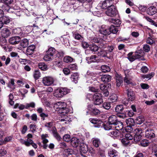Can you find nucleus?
Returning a JSON list of instances; mask_svg holds the SVG:
<instances>
[{
  "label": "nucleus",
  "instance_id": "obj_1",
  "mask_svg": "<svg viewBox=\"0 0 157 157\" xmlns=\"http://www.w3.org/2000/svg\"><path fill=\"white\" fill-rule=\"evenodd\" d=\"M66 106L67 105L65 102L59 101L55 104L54 107L59 113L65 115L69 111V109L66 107Z\"/></svg>",
  "mask_w": 157,
  "mask_h": 157
},
{
  "label": "nucleus",
  "instance_id": "obj_2",
  "mask_svg": "<svg viewBox=\"0 0 157 157\" xmlns=\"http://www.w3.org/2000/svg\"><path fill=\"white\" fill-rule=\"evenodd\" d=\"M88 111L86 112L87 114H90L94 116L100 113V111L94 107L93 104L89 105L87 106Z\"/></svg>",
  "mask_w": 157,
  "mask_h": 157
},
{
  "label": "nucleus",
  "instance_id": "obj_3",
  "mask_svg": "<svg viewBox=\"0 0 157 157\" xmlns=\"http://www.w3.org/2000/svg\"><path fill=\"white\" fill-rule=\"evenodd\" d=\"M99 32L101 34L105 35L103 40H105L106 39V35H108L110 34V31L108 27L105 25H103L99 30Z\"/></svg>",
  "mask_w": 157,
  "mask_h": 157
},
{
  "label": "nucleus",
  "instance_id": "obj_4",
  "mask_svg": "<svg viewBox=\"0 0 157 157\" xmlns=\"http://www.w3.org/2000/svg\"><path fill=\"white\" fill-rule=\"evenodd\" d=\"M117 12L115 6L114 5H111L106 11V14L108 16L113 17L116 15Z\"/></svg>",
  "mask_w": 157,
  "mask_h": 157
},
{
  "label": "nucleus",
  "instance_id": "obj_5",
  "mask_svg": "<svg viewBox=\"0 0 157 157\" xmlns=\"http://www.w3.org/2000/svg\"><path fill=\"white\" fill-rule=\"evenodd\" d=\"M93 101L95 105H99L103 102L101 95L99 93H96L93 96Z\"/></svg>",
  "mask_w": 157,
  "mask_h": 157
},
{
  "label": "nucleus",
  "instance_id": "obj_6",
  "mask_svg": "<svg viewBox=\"0 0 157 157\" xmlns=\"http://www.w3.org/2000/svg\"><path fill=\"white\" fill-rule=\"evenodd\" d=\"M144 133L142 134V136L147 138L151 139L155 137V135L153 130L147 129L145 131H144Z\"/></svg>",
  "mask_w": 157,
  "mask_h": 157
},
{
  "label": "nucleus",
  "instance_id": "obj_7",
  "mask_svg": "<svg viewBox=\"0 0 157 157\" xmlns=\"http://www.w3.org/2000/svg\"><path fill=\"white\" fill-rule=\"evenodd\" d=\"M108 135L114 139H120L123 137V135H121L120 132L115 130H111L108 133Z\"/></svg>",
  "mask_w": 157,
  "mask_h": 157
},
{
  "label": "nucleus",
  "instance_id": "obj_8",
  "mask_svg": "<svg viewBox=\"0 0 157 157\" xmlns=\"http://www.w3.org/2000/svg\"><path fill=\"white\" fill-rule=\"evenodd\" d=\"M42 82L45 86H50L53 83L54 80L53 78L51 77H45L42 79Z\"/></svg>",
  "mask_w": 157,
  "mask_h": 157
},
{
  "label": "nucleus",
  "instance_id": "obj_9",
  "mask_svg": "<svg viewBox=\"0 0 157 157\" xmlns=\"http://www.w3.org/2000/svg\"><path fill=\"white\" fill-rule=\"evenodd\" d=\"M135 55L137 59L143 60H145L144 58L145 53L143 51L139 50L135 52Z\"/></svg>",
  "mask_w": 157,
  "mask_h": 157
},
{
  "label": "nucleus",
  "instance_id": "obj_10",
  "mask_svg": "<svg viewBox=\"0 0 157 157\" xmlns=\"http://www.w3.org/2000/svg\"><path fill=\"white\" fill-rule=\"evenodd\" d=\"M82 141L81 139L79 140L77 138L73 137L71 139V143L73 147H77L82 143Z\"/></svg>",
  "mask_w": 157,
  "mask_h": 157
},
{
  "label": "nucleus",
  "instance_id": "obj_11",
  "mask_svg": "<svg viewBox=\"0 0 157 157\" xmlns=\"http://www.w3.org/2000/svg\"><path fill=\"white\" fill-rule=\"evenodd\" d=\"M127 92L129 100L131 101H133L135 98V94L134 92L131 89H127Z\"/></svg>",
  "mask_w": 157,
  "mask_h": 157
},
{
  "label": "nucleus",
  "instance_id": "obj_12",
  "mask_svg": "<svg viewBox=\"0 0 157 157\" xmlns=\"http://www.w3.org/2000/svg\"><path fill=\"white\" fill-rule=\"evenodd\" d=\"M48 137V135L47 134H42L41 136V138L42 140V142L43 144V147L44 149H47L48 147V145L47 144L48 142V140L46 139Z\"/></svg>",
  "mask_w": 157,
  "mask_h": 157
},
{
  "label": "nucleus",
  "instance_id": "obj_13",
  "mask_svg": "<svg viewBox=\"0 0 157 157\" xmlns=\"http://www.w3.org/2000/svg\"><path fill=\"white\" fill-rule=\"evenodd\" d=\"M129 69H125L124 71V73L125 75V77L124 78V83L127 84H134L130 79L128 78V72Z\"/></svg>",
  "mask_w": 157,
  "mask_h": 157
},
{
  "label": "nucleus",
  "instance_id": "obj_14",
  "mask_svg": "<svg viewBox=\"0 0 157 157\" xmlns=\"http://www.w3.org/2000/svg\"><path fill=\"white\" fill-rule=\"evenodd\" d=\"M108 120L109 122L111 125H112L113 126L119 121L117 120V117L115 115H113L109 117Z\"/></svg>",
  "mask_w": 157,
  "mask_h": 157
},
{
  "label": "nucleus",
  "instance_id": "obj_15",
  "mask_svg": "<svg viewBox=\"0 0 157 157\" xmlns=\"http://www.w3.org/2000/svg\"><path fill=\"white\" fill-rule=\"evenodd\" d=\"M73 36L76 40H79L80 41L82 42L84 40V38L77 31H73L72 32Z\"/></svg>",
  "mask_w": 157,
  "mask_h": 157
},
{
  "label": "nucleus",
  "instance_id": "obj_16",
  "mask_svg": "<svg viewBox=\"0 0 157 157\" xmlns=\"http://www.w3.org/2000/svg\"><path fill=\"white\" fill-rule=\"evenodd\" d=\"M20 41V38L19 36H16L11 37L9 39V41L12 44H18Z\"/></svg>",
  "mask_w": 157,
  "mask_h": 157
},
{
  "label": "nucleus",
  "instance_id": "obj_17",
  "mask_svg": "<svg viewBox=\"0 0 157 157\" xmlns=\"http://www.w3.org/2000/svg\"><path fill=\"white\" fill-rule=\"evenodd\" d=\"M157 10L154 6L149 7L147 10V13L150 15H153L157 13Z\"/></svg>",
  "mask_w": 157,
  "mask_h": 157
},
{
  "label": "nucleus",
  "instance_id": "obj_18",
  "mask_svg": "<svg viewBox=\"0 0 157 157\" xmlns=\"http://www.w3.org/2000/svg\"><path fill=\"white\" fill-rule=\"evenodd\" d=\"M116 79V85L117 86H120L123 82V78L120 75L116 74L115 75Z\"/></svg>",
  "mask_w": 157,
  "mask_h": 157
},
{
  "label": "nucleus",
  "instance_id": "obj_19",
  "mask_svg": "<svg viewBox=\"0 0 157 157\" xmlns=\"http://www.w3.org/2000/svg\"><path fill=\"white\" fill-rule=\"evenodd\" d=\"M35 48V46L34 45H31L29 46L26 50V54L27 55H30L32 54Z\"/></svg>",
  "mask_w": 157,
  "mask_h": 157
},
{
  "label": "nucleus",
  "instance_id": "obj_20",
  "mask_svg": "<svg viewBox=\"0 0 157 157\" xmlns=\"http://www.w3.org/2000/svg\"><path fill=\"white\" fill-rule=\"evenodd\" d=\"M10 33L9 29L6 28H3L1 32L2 36L4 37L9 36Z\"/></svg>",
  "mask_w": 157,
  "mask_h": 157
},
{
  "label": "nucleus",
  "instance_id": "obj_21",
  "mask_svg": "<svg viewBox=\"0 0 157 157\" xmlns=\"http://www.w3.org/2000/svg\"><path fill=\"white\" fill-rule=\"evenodd\" d=\"M126 122L127 124V127H128L129 128H131V131H132L133 130V128H132H132L131 127L132 126L134 125V120L132 118H129L126 120Z\"/></svg>",
  "mask_w": 157,
  "mask_h": 157
},
{
  "label": "nucleus",
  "instance_id": "obj_22",
  "mask_svg": "<svg viewBox=\"0 0 157 157\" xmlns=\"http://www.w3.org/2000/svg\"><path fill=\"white\" fill-rule=\"evenodd\" d=\"M86 60L88 63H90L92 62H98V58L95 55L86 58Z\"/></svg>",
  "mask_w": 157,
  "mask_h": 157
},
{
  "label": "nucleus",
  "instance_id": "obj_23",
  "mask_svg": "<svg viewBox=\"0 0 157 157\" xmlns=\"http://www.w3.org/2000/svg\"><path fill=\"white\" fill-rule=\"evenodd\" d=\"M81 153V156L84 157H87V156L82 153L83 152V153H86L88 151L87 146L86 144H82L80 147Z\"/></svg>",
  "mask_w": 157,
  "mask_h": 157
},
{
  "label": "nucleus",
  "instance_id": "obj_24",
  "mask_svg": "<svg viewBox=\"0 0 157 157\" xmlns=\"http://www.w3.org/2000/svg\"><path fill=\"white\" fill-rule=\"evenodd\" d=\"M13 32L14 34L19 35L21 37L24 36V34H23V32H22V30L20 28H17L13 29Z\"/></svg>",
  "mask_w": 157,
  "mask_h": 157
},
{
  "label": "nucleus",
  "instance_id": "obj_25",
  "mask_svg": "<svg viewBox=\"0 0 157 157\" xmlns=\"http://www.w3.org/2000/svg\"><path fill=\"white\" fill-rule=\"evenodd\" d=\"M60 120L61 122H63V124H69L71 121L70 118L66 116H65L63 117H62L61 119H60Z\"/></svg>",
  "mask_w": 157,
  "mask_h": 157
},
{
  "label": "nucleus",
  "instance_id": "obj_26",
  "mask_svg": "<svg viewBox=\"0 0 157 157\" xmlns=\"http://www.w3.org/2000/svg\"><path fill=\"white\" fill-rule=\"evenodd\" d=\"M118 152L114 149H110L108 151V155L110 157H114L118 156Z\"/></svg>",
  "mask_w": 157,
  "mask_h": 157
},
{
  "label": "nucleus",
  "instance_id": "obj_27",
  "mask_svg": "<svg viewBox=\"0 0 157 157\" xmlns=\"http://www.w3.org/2000/svg\"><path fill=\"white\" fill-rule=\"evenodd\" d=\"M101 81L104 82H108L111 81V77L109 75H103L101 77Z\"/></svg>",
  "mask_w": 157,
  "mask_h": 157
},
{
  "label": "nucleus",
  "instance_id": "obj_28",
  "mask_svg": "<svg viewBox=\"0 0 157 157\" xmlns=\"http://www.w3.org/2000/svg\"><path fill=\"white\" fill-rule=\"evenodd\" d=\"M110 4V3L108 2H107V1L105 0L103 2L101 3H100L99 5L100 6H101V8L103 9H105L107 8H109V6Z\"/></svg>",
  "mask_w": 157,
  "mask_h": 157
},
{
  "label": "nucleus",
  "instance_id": "obj_29",
  "mask_svg": "<svg viewBox=\"0 0 157 157\" xmlns=\"http://www.w3.org/2000/svg\"><path fill=\"white\" fill-rule=\"evenodd\" d=\"M41 73L38 70H36L34 71L33 72V76L35 80L38 79L41 76Z\"/></svg>",
  "mask_w": 157,
  "mask_h": 157
},
{
  "label": "nucleus",
  "instance_id": "obj_30",
  "mask_svg": "<svg viewBox=\"0 0 157 157\" xmlns=\"http://www.w3.org/2000/svg\"><path fill=\"white\" fill-rule=\"evenodd\" d=\"M123 128V124L122 122L121 121H118V122L115 124L113 128H116V130L118 131L120 130H121Z\"/></svg>",
  "mask_w": 157,
  "mask_h": 157
},
{
  "label": "nucleus",
  "instance_id": "obj_31",
  "mask_svg": "<svg viewBox=\"0 0 157 157\" xmlns=\"http://www.w3.org/2000/svg\"><path fill=\"white\" fill-rule=\"evenodd\" d=\"M52 130L54 137L56 138L58 140H60L62 138L56 131V128H53V129Z\"/></svg>",
  "mask_w": 157,
  "mask_h": 157
},
{
  "label": "nucleus",
  "instance_id": "obj_32",
  "mask_svg": "<svg viewBox=\"0 0 157 157\" xmlns=\"http://www.w3.org/2000/svg\"><path fill=\"white\" fill-rule=\"evenodd\" d=\"M20 45L23 48L27 47L29 44L28 40L26 39H24L20 42Z\"/></svg>",
  "mask_w": 157,
  "mask_h": 157
},
{
  "label": "nucleus",
  "instance_id": "obj_33",
  "mask_svg": "<svg viewBox=\"0 0 157 157\" xmlns=\"http://www.w3.org/2000/svg\"><path fill=\"white\" fill-rule=\"evenodd\" d=\"M118 28L117 27L111 25L109 29L110 31V34L111 33L113 34L116 33L119 30Z\"/></svg>",
  "mask_w": 157,
  "mask_h": 157
},
{
  "label": "nucleus",
  "instance_id": "obj_34",
  "mask_svg": "<svg viewBox=\"0 0 157 157\" xmlns=\"http://www.w3.org/2000/svg\"><path fill=\"white\" fill-rule=\"evenodd\" d=\"M98 56L101 57H104L106 56L107 52L104 50L99 48L98 51Z\"/></svg>",
  "mask_w": 157,
  "mask_h": 157
},
{
  "label": "nucleus",
  "instance_id": "obj_35",
  "mask_svg": "<svg viewBox=\"0 0 157 157\" xmlns=\"http://www.w3.org/2000/svg\"><path fill=\"white\" fill-rule=\"evenodd\" d=\"M54 95L57 98H61L63 96L60 88L57 89L56 90L54 93Z\"/></svg>",
  "mask_w": 157,
  "mask_h": 157
},
{
  "label": "nucleus",
  "instance_id": "obj_36",
  "mask_svg": "<svg viewBox=\"0 0 157 157\" xmlns=\"http://www.w3.org/2000/svg\"><path fill=\"white\" fill-rule=\"evenodd\" d=\"M90 121L94 124H101L102 123L101 121H100L97 119L91 118L89 119Z\"/></svg>",
  "mask_w": 157,
  "mask_h": 157
},
{
  "label": "nucleus",
  "instance_id": "obj_37",
  "mask_svg": "<svg viewBox=\"0 0 157 157\" xmlns=\"http://www.w3.org/2000/svg\"><path fill=\"white\" fill-rule=\"evenodd\" d=\"M20 142L23 144H25L27 146H29V144L32 143V140L28 139L27 140L25 141L22 139H20Z\"/></svg>",
  "mask_w": 157,
  "mask_h": 157
},
{
  "label": "nucleus",
  "instance_id": "obj_38",
  "mask_svg": "<svg viewBox=\"0 0 157 157\" xmlns=\"http://www.w3.org/2000/svg\"><path fill=\"white\" fill-rule=\"evenodd\" d=\"M92 141L93 145L96 147H98L100 144V140L98 138H93Z\"/></svg>",
  "mask_w": 157,
  "mask_h": 157
},
{
  "label": "nucleus",
  "instance_id": "obj_39",
  "mask_svg": "<svg viewBox=\"0 0 157 157\" xmlns=\"http://www.w3.org/2000/svg\"><path fill=\"white\" fill-rule=\"evenodd\" d=\"M142 129V128H136L134 129L133 132L135 135H141V134H143L144 133L143 130Z\"/></svg>",
  "mask_w": 157,
  "mask_h": 157
},
{
  "label": "nucleus",
  "instance_id": "obj_40",
  "mask_svg": "<svg viewBox=\"0 0 157 157\" xmlns=\"http://www.w3.org/2000/svg\"><path fill=\"white\" fill-rule=\"evenodd\" d=\"M4 24H7L9 23L10 21V19L9 18L6 16H3L1 18Z\"/></svg>",
  "mask_w": 157,
  "mask_h": 157
},
{
  "label": "nucleus",
  "instance_id": "obj_41",
  "mask_svg": "<svg viewBox=\"0 0 157 157\" xmlns=\"http://www.w3.org/2000/svg\"><path fill=\"white\" fill-rule=\"evenodd\" d=\"M132 53L130 52L128 55V59L131 62H132L134 61L135 59H137L135 55H132Z\"/></svg>",
  "mask_w": 157,
  "mask_h": 157
},
{
  "label": "nucleus",
  "instance_id": "obj_42",
  "mask_svg": "<svg viewBox=\"0 0 157 157\" xmlns=\"http://www.w3.org/2000/svg\"><path fill=\"white\" fill-rule=\"evenodd\" d=\"M117 95L115 94H113L110 96L109 100L112 102H113L117 101Z\"/></svg>",
  "mask_w": 157,
  "mask_h": 157
},
{
  "label": "nucleus",
  "instance_id": "obj_43",
  "mask_svg": "<svg viewBox=\"0 0 157 157\" xmlns=\"http://www.w3.org/2000/svg\"><path fill=\"white\" fill-rule=\"evenodd\" d=\"M43 59L44 60L46 61H50L53 59V56L50 54L46 53Z\"/></svg>",
  "mask_w": 157,
  "mask_h": 157
},
{
  "label": "nucleus",
  "instance_id": "obj_44",
  "mask_svg": "<svg viewBox=\"0 0 157 157\" xmlns=\"http://www.w3.org/2000/svg\"><path fill=\"white\" fill-rule=\"evenodd\" d=\"M0 59H1L3 61H5V64L6 65H8L10 61V58L8 57L6 59V56H0Z\"/></svg>",
  "mask_w": 157,
  "mask_h": 157
},
{
  "label": "nucleus",
  "instance_id": "obj_45",
  "mask_svg": "<svg viewBox=\"0 0 157 157\" xmlns=\"http://www.w3.org/2000/svg\"><path fill=\"white\" fill-rule=\"evenodd\" d=\"M121 142L123 145L127 146L131 144L130 141L126 138H124L121 139Z\"/></svg>",
  "mask_w": 157,
  "mask_h": 157
},
{
  "label": "nucleus",
  "instance_id": "obj_46",
  "mask_svg": "<svg viewBox=\"0 0 157 157\" xmlns=\"http://www.w3.org/2000/svg\"><path fill=\"white\" fill-rule=\"evenodd\" d=\"M124 109L123 105H118L115 108V110L117 112H121Z\"/></svg>",
  "mask_w": 157,
  "mask_h": 157
},
{
  "label": "nucleus",
  "instance_id": "obj_47",
  "mask_svg": "<svg viewBox=\"0 0 157 157\" xmlns=\"http://www.w3.org/2000/svg\"><path fill=\"white\" fill-rule=\"evenodd\" d=\"M73 60L72 58L69 56H66L63 58L64 61L67 63L71 62Z\"/></svg>",
  "mask_w": 157,
  "mask_h": 157
},
{
  "label": "nucleus",
  "instance_id": "obj_48",
  "mask_svg": "<svg viewBox=\"0 0 157 157\" xmlns=\"http://www.w3.org/2000/svg\"><path fill=\"white\" fill-rule=\"evenodd\" d=\"M144 121V119L143 117L140 116L138 117L136 120V122L138 124H141L143 123Z\"/></svg>",
  "mask_w": 157,
  "mask_h": 157
},
{
  "label": "nucleus",
  "instance_id": "obj_49",
  "mask_svg": "<svg viewBox=\"0 0 157 157\" xmlns=\"http://www.w3.org/2000/svg\"><path fill=\"white\" fill-rule=\"evenodd\" d=\"M55 52V49L51 47L49 48L48 50L46 51V53L50 54L53 56Z\"/></svg>",
  "mask_w": 157,
  "mask_h": 157
},
{
  "label": "nucleus",
  "instance_id": "obj_50",
  "mask_svg": "<svg viewBox=\"0 0 157 157\" xmlns=\"http://www.w3.org/2000/svg\"><path fill=\"white\" fill-rule=\"evenodd\" d=\"M38 66L39 69H47L48 68L47 65L44 62L39 63Z\"/></svg>",
  "mask_w": 157,
  "mask_h": 157
},
{
  "label": "nucleus",
  "instance_id": "obj_51",
  "mask_svg": "<svg viewBox=\"0 0 157 157\" xmlns=\"http://www.w3.org/2000/svg\"><path fill=\"white\" fill-rule=\"evenodd\" d=\"M89 48L93 52L98 51L99 49L98 46L95 45H90V46Z\"/></svg>",
  "mask_w": 157,
  "mask_h": 157
},
{
  "label": "nucleus",
  "instance_id": "obj_52",
  "mask_svg": "<svg viewBox=\"0 0 157 157\" xmlns=\"http://www.w3.org/2000/svg\"><path fill=\"white\" fill-rule=\"evenodd\" d=\"M60 89L63 95L68 94L70 92V90L66 88H61Z\"/></svg>",
  "mask_w": 157,
  "mask_h": 157
},
{
  "label": "nucleus",
  "instance_id": "obj_53",
  "mask_svg": "<svg viewBox=\"0 0 157 157\" xmlns=\"http://www.w3.org/2000/svg\"><path fill=\"white\" fill-rule=\"evenodd\" d=\"M145 18L147 21L150 22L152 25H155L157 27V23L155 22L154 21L152 20L151 18L148 17H144Z\"/></svg>",
  "mask_w": 157,
  "mask_h": 157
},
{
  "label": "nucleus",
  "instance_id": "obj_54",
  "mask_svg": "<svg viewBox=\"0 0 157 157\" xmlns=\"http://www.w3.org/2000/svg\"><path fill=\"white\" fill-rule=\"evenodd\" d=\"M112 125H111L110 123L109 122L108 123H107L106 124L104 125V128L105 130H109L111 129L113 127Z\"/></svg>",
  "mask_w": 157,
  "mask_h": 157
},
{
  "label": "nucleus",
  "instance_id": "obj_55",
  "mask_svg": "<svg viewBox=\"0 0 157 157\" xmlns=\"http://www.w3.org/2000/svg\"><path fill=\"white\" fill-rule=\"evenodd\" d=\"M142 135H135L134 137V141L136 142H138L140 141V140L141 139V136Z\"/></svg>",
  "mask_w": 157,
  "mask_h": 157
},
{
  "label": "nucleus",
  "instance_id": "obj_56",
  "mask_svg": "<svg viewBox=\"0 0 157 157\" xmlns=\"http://www.w3.org/2000/svg\"><path fill=\"white\" fill-rule=\"evenodd\" d=\"M140 144L143 147H146L149 145V142L148 140H144L141 142Z\"/></svg>",
  "mask_w": 157,
  "mask_h": 157
},
{
  "label": "nucleus",
  "instance_id": "obj_57",
  "mask_svg": "<svg viewBox=\"0 0 157 157\" xmlns=\"http://www.w3.org/2000/svg\"><path fill=\"white\" fill-rule=\"evenodd\" d=\"M103 107L106 109H109L111 107L110 102H104L103 104Z\"/></svg>",
  "mask_w": 157,
  "mask_h": 157
},
{
  "label": "nucleus",
  "instance_id": "obj_58",
  "mask_svg": "<svg viewBox=\"0 0 157 157\" xmlns=\"http://www.w3.org/2000/svg\"><path fill=\"white\" fill-rule=\"evenodd\" d=\"M123 136L125 135V138L129 140L130 141L132 140L133 138V136L130 133H127L126 134H123Z\"/></svg>",
  "mask_w": 157,
  "mask_h": 157
},
{
  "label": "nucleus",
  "instance_id": "obj_59",
  "mask_svg": "<svg viewBox=\"0 0 157 157\" xmlns=\"http://www.w3.org/2000/svg\"><path fill=\"white\" fill-rule=\"evenodd\" d=\"M78 75L77 73H74L71 75V78L73 81H76L78 78Z\"/></svg>",
  "mask_w": 157,
  "mask_h": 157
},
{
  "label": "nucleus",
  "instance_id": "obj_60",
  "mask_svg": "<svg viewBox=\"0 0 157 157\" xmlns=\"http://www.w3.org/2000/svg\"><path fill=\"white\" fill-rule=\"evenodd\" d=\"M143 50L145 52H148L150 49V47L149 45L146 44L144 45L143 47Z\"/></svg>",
  "mask_w": 157,
  "mask_h": 157
},
{
  "label": "nucleus",
  "instance_id": "obj_61",
  "mask_svg": "<svg viewBox=\"0 0 157 157\" xmlns=\"http://www.w3.org/2000/svg\"><path fill=\"white\" fill-rule=\"evenodd\" d=\"M154 75V73L153 72H151L150 73L144 75L143 77L144 78H148L149 79H151Z\"/></svg>",
  "mask_w": 157,
  "mask_h": 157
},
{
  "label": "nucleus",
  "instance_id": "obj_62",
  "mask_svg": "<svg viewBox=\"0 0 157 157\" xmlns=\"http://www.w3.org/2000/svg\"><path fill=\"white\" fill-rule=\"evenodd\" d=\"M63 139L66 142H69L71 139L70 136L69 134H66L63 136Z\"/></svg>",
  "mask_w": 157,
  "mask_h": 157
},
{
  "label": "nucleus",
  "instance_id": "obj_63",
  "mask_svg": "<svg viewBox=\"0 0 157 157\" xmlns=\"http://www.w3.org/2000/svg\"><path fill=\"white\" fill-rule=\"evenodd\" d=\"M64 152L66 155H69L73 153V150L72 149H67L64 150Z\"/></svg>",
  "mask_w": 157,
  "mask_h": 157
},
{
  "label": "nucleus",
  "instance_id": "obj_64",
  "mask_svg": "<svg viewBox=\"0 0 157 157\" xmlns=\"http://www.w3.org/2000/svg\"><path fill=\"white\" fill-rule=\"evenodd\" d=\"M36 126V125L34 124H32L30 125L29 128L31 130L32 132H34L35 131Z\"/></svg>",
  "mask_w": 157,
  "mask_h": 157
}]
</instances>
